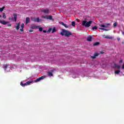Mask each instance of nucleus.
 Wrapping results in <instances>:
<instances>
[{"label":"nucleus","mask_w":124,"mask_h":124,"mask_svg":"<svg viewBox=\"0 0 124 124\" xmlns=\"http://www.w3.org/2000/svg\"><path fill=\"white\" fill-rule=\"evenodd\" d=\"M61 35L63 36L64 35L67 37H69L71 35H72V33L69 31L65 30L64 29H62V31L61 32Z\"/></svg>","instance_id":"f257e3e1"},{"label":"nucleus","mask_w":124,"mask_h":124,"mask_svg":"<svg viewBox=\"0 0 124 124\" xmlns=\"http://www.w3.org/2000/svg\"><path fill=\"white\" fill-rule=\"evenodd\" d=\"M92 23L93 21H92L87 22V20H82V25L86 27V28H89V27H91Z\"/></svg>","instance_id":"f03ea898"},{"label":"nucleus","mask_w":124,"mask_h":124,"mask_svg":"<svg viewBox=\"0 0 124 124\" xmlns=\"http://www.w3.org/2000/svg\"><path fill=\"white\" fill-rule=\"evenodd\" d=\"M13 16H14V17L13 16L10 17L9 18V20L10 21H14L15 20V21L16 22V21H17V14L14 13L13 14Z\"/></svg>","instance_id":"7ed1b4c3"},{"label":"nucleus","mask_w":124,"mask_h":124,"mask_svg":"<svg viewBox=\"0 0 124 124\" xmlns=\"http://www.w3.org/2000/svg\"><path fill=\"white\" fill-rule=\"evenodd\" d=\"M31 21L32 22H36L37 23H39V22H42V20L40 19L39 17H31Z\"/></svg>","instance_id":"20e7f679"},{"label":"nucleus","mask_w":124,"mask_h":124,"mask_svg":"<svg viewBox=\"0 0 124 124\" xmlns=\"http://www.w3.org/2000/svg\"><path fill=\"white\" fill-rule=\"evenodd\" d=\"M46 77V76H42L39 78H37L36 80H35L34 82H35V83H37L38 82H40V81H41V80H43V79L45 78Z\"/></svg>","instance_id":"39448f33"},{"label":"nucleus","mask_w":124,"mask_h":124,"mask_svg":"<svg viewBox=\"0 0 124 124\" xmlns=\"http://www.w3.org/2000/svg\"><path fill=\"white\" fill-rule=\"evenodd\" d=\"M49 9H45L44 10H41V12L43 13H45V14H49Z\"/></svg>","instance_id":"423d86ee"},{"label":"nucleus","mask_w":124,"mask_h":124,"mask_svg":"<svg viewBox=\"0 0 124 124\" xmlns=\"http://www.w3.org/2000/svg\"><path fill=\"white\" fill-rule=\"evenodd\" d=\"M20 26L21 22H18V23H16V29L17 30V31H18L19 29H20Z\"/></svg>","instance_id":"0eeeda50"},{"label":"nucleus","mask_w":124,"mask_h":124,"mask_svg":"<svg viewBox=\"0 0 124 124\" xmlns=\"http://www.w3.org/2000/svg\"><path fill=\"white\" fill-rule=\"evenodd\" d=\"M92 39H93V37L92 36L89 35L87 37V41L91 42Z\"/></svg>","instance_id":"6e6552de"},{"label":"nucleus","mask_w":124,"mask_h":124,"mask_svg":"<svg viewBox=\"0 0 124 124\" xmlns=\"http://www.w3.org/2000/svg\"><path fill=\"white\" fill-rule=\"evenodd\" d=\"M0 23L2 24V25H6L8 22L5 21L4 20H0Z\"/></svg>","instance_id":"1a4fd4ad"},{"label":"nucleus","mask_w":124,"mask_h":124,"mask_svg":"<svg viewBox=\"0 0 124 124\" xmlns=\"http://www.w3.org/2000/svg\"><path fill=\"white\" fill-rule=\"evenodd\" d=\"M98 55H99V54H98V53H95L94 54V56H91V58H92V59H95V58H96V57H98Z\"/></svg>","instance_id":"9d476101"},{"label":"nucleus","mask_w":124,"mask_h":124,"mask_svg":"<svg viewBox=\"0 0 124 124\" xmlns=\"http://www.w3.org/2000/svg\"><path fill=\"white\" fill-rule=\"evenodd\" d=\"M47 20H52V21H54V19H53V16H49L46 17Z\"/></svg>","instance_id":"9b49d317"},{"label":"nucleus","mask_w":124,"mask_h":124,"mask_svg":"<svg viewBox=\"0 0 124 124\" xmlns=\"http://www.w3.org/2000/svg\"><path fill=\"white\" fill-rule=\"evenodd\" d=\"M30 21H31V19L30 18V17H26V24H28V23H30Z\"/></svg>","instance_id":"f8f14e48"},{"label":"nucleus","mask_w":124,"mask_h":124,"mask_svg":"<svg viewBox=\"0 0 124 124\" xmlns=\"http://www.w3.org/2000/svg\"><path fill=\"white\" fill-rule=\"evenodd\" d=\"M31 29H32V30H36L37 29H38V26H32L31 27Z\"/></svg>","instance_id":"ddd939ff"},{"label":"nucleus","mask_w":124,"mask_h":124,"mask_svg":"<svg viewBox=\"0 0 124 124\" xmlns=\"http://www.w3.org/2000/svg\"><path fill=\"white\" fill-rule=\"evenodd\" d=\"M114 66L115 67H117V68H118V69H120V68H121V65H119V64L116 63L114 64Z\"/></svg>","instance_id":"4468645a"},{"label":"nucleus","mask_w":124,"mask_h":124,"mask_svg":"<svg viewBox=\"0 0 124 124\" xmlns=\"http://www.w3.org/2000/svg\"><path fill=\"white\" fill-rule=\"evenodd\" d=\"M47 75L50 77H52L53 76V73L51 72H48Z\"/></svg>","instance_id":"2eb2a0df"},{"label":"nucleus","mask_w":124,"mask_h":124,"mask_svg":"<svg viewBox=\"0 0 124 124\" xmlns=\"http://www.w3.org/2000/svg\"><path fill=\"white\" fill-rule=\"evenodd\" d=\"M33 82V80H29L26 82L27 85H31Z\"/></svg>","instance_id":"dca6fc26"},{"label":"nucleus","mask_w":124,"mask_h":124,"mask_svg":"<svg viewBox=\"0 0 124 124\" xmlns=\"http://www.w3.org/2000/svg\"><path fill=\"white\" fill-rule=\"evenodd\" d=\"M20 85L22 86V87H25V86H28L27 84V83L23 84L22 82H20Z\"/></svg>","instance_id":"f3484780"},{"label":"nucleus","mask_w":124,"mask_h":124,"mask_svg":"<svg viewBox=\"0 0 124 124\" xmlns=\"http://www.w3.org/2000/svg\"><path fill=\"white\" fill-rule=\"evenodd\" d=\"M99 30H101L102 31H109L108 29H105L104 28H99Z\"/></svg>","instance_id":"a211bd4d"},{"label":"nucleus","mask_w":124,"mask_h":124,"mask_svg":"<svg viewBox=\"0 0 124 124\" xmlns=\"http://www.w3.org/2000/svg\"><path fill=\"white\" fill-rule=\"evenodd\" d=\"M96 31L97 30V26H94L92 28V31Z\"/></svg>","instance_id":"6ab92c4d"},{"label":"nucleus","mask_w":124,"mask_h":124,"mask_svg":"<svg viewBox=\"0 0 124 124\" xmlns=\"http://www.w3.org/2000/svg\"><path fill=\"white\" fill-rule=\"evenodd\" d=\"M7 66H8V65L5 64L3 66V68H4V69H5V70L6 69V68H7Z\"/></svg>","instance_id":"aec40b11"},{"label":"nucleus","mask_w":124,"mask_h":124,"mask_svg":"<svg viewBox=\"0 0 124 124\" xmlns=\"http://www.w3.org/2000/svg\"><path fill=\"white\" fill-rule=\"evenodd\" d=\"M98 45H99V42H98L94 43L93 44L94 46H97Z\"/></svg>","instance_id":"412c9836"},{"label":"nucleus","mask_w":124,"mask_h":124,"mask_svg":"<svg viewBox=\"0 0 124 124\" xmlns=\"http://www.w3.org/2000/svg\"><path fill=\"white\" fill-rule=\"evenodd\" d=\"M4 8H5V6H3L2 8H0V12H2V11H3V9H4Z\"/></svg>","instance_id":"4be33fe9"},{"label":"nucleus","mask_w":124,"mask_h":124,"mask_svg":"<svg viewBox=\"0 0 124 124\" xmlns=\"http://www.w3.org/2000/svg\"><path fill=\"white\" fill-rule=\"evenodd\" d=\"M117 26H118V22H115L113 23V27L114 28H116V27H117Z\"/></svg>","instance_id":"5701e85b"},{"label":"nucleus","mask_w":124,"mask_h":124,"mask_svg":"<svg viewBox=\"0 0 124 124\" xmlns=\"http://www.w3.org/2000/svg\"><path fill=\"white\" fill-rule=\"evenodd\" d=\"M121 72V71H120V70L115 71V74H119V73H120Z\"/></svg>","instance_id":"b1692460"},{"label":"nucleus","mask_w":124,"mask_h":124,"mask_svg":"<svg viewBox=\"0 0 124 124\" xmlns=\"http://www.w3.org/2000/svg\"><path fill=\"white\" fill-rule=\"evenodd\" d=\"M39 31H43V28H42V27H38Z\"/></svg>","instance_id":"393cba45"},{"label":"nucleus","mask_w":124,"mask_h":124,"mask_svg":"<svg viewBox=\"0 0 124 124\" xmlns=\"http://www.w3.org/2000/svg\"><path fill=\"white\" fill-rule=\"evenodd\" d=\"M72 26L73 27H75V21L72 22Z\"/></svg>","instance_id":"a878e982"},{"label":"nucleus","mask_w":124,"mask_h":124,"mask_svg":"<svg viewBox=\"0 0 124 124\" xmlns=\"http://www.w3.org/2000/svg\"><path fill=\"white\" fill-rule=\"evenodd\" d=\"M3 19H5V18H6V15H5V13L3 14Z\"/></svg>","instance_id":"bb28decb"},{"label":"nucleus","mask_w":124,"mask_h":124,"mask_svg":"<svg viewBox=\"0 0 124 124\" xmlns=\"http://www.w3.org/2000/svg\"><path fill=\"white\" fill-rule=\"evenodd\" d=\"M100 27H102V28H107V26L104 25V24H101Z\"/></svg>","instance_id":"cd10ccee"},{"label":"nucleus","mask_w":124,"mask_h":124,"mask_svg":"<svg viewBox=\"0 0 124 124\" xmlns=\"http://www.w3.org/2000/svg\"><path fill=\"white\" fill-rule=\"evenodd\" d=\"M24 27H25V24L24 23H22L21 25V29H24Z\"/></svg>","instance_id":"c85d7f7f"},{"label":"nucleus","mask_w":124,"mask_h":124,"mask_svg":"<svg viewBox=\"0 0 124 124\" xmlns=\"http://www.w3.org/2000/svg\"><path fill=\"white\" fill-rule=\"evenodd\" d=\"M55 31H56V29L55 28H53L52 29V31H51V32H52V33H53V32H55Z\"/></svg>","instance_id":"c756f323"},{"label":"nucleus","mask_w":124,"mask_h":124,"mask_svg":"<svg viewBox=\"0 0 124 124\" xmlns=\"http://www.w3.org/2000/svg\"><path fill=\"white\" fill-rule=\"evenodd\" d=\"M105 38H108V39H110L111 38V37H109V36H105Z\"/></svg>","instance_id":"7c9ffc66"},{"label":"nucleus","mask_w":124,"mask_h":124,"mask_svg":"<svg viewBox=\"0 0 124 124\" xmlns=\"http://www.w3.org/2000/svg\"><path fill=\"white\" fill-rule=\"evenodd\" d=\"M51 31H52V29L51 28H49L47 32H51Z\"/></svg>","instance_id":"2f4dec72"},{"label":"nucleus","mask_w":124,"mask_h":124,"mask_svg":"<svg viewBox=\"0 0 124 124\" xmlns=\"http://www.w3.org/2000/svg\"><path fill=\"white\" fill-rule=\"evenodd\" d=\"M63 26L65 27V28H66V29H67V28H68V26H67V25L64 24V25H63Z\"/></svg>","instance_id":"473e14b6"},{"label":"nucleus","mask_w":124,"mask_h":124,"mask_svg":"<svg viewBox=\"0 0 124 124\" xmlns=\"http://www.w3.org/2000/svg\"><path fill=\"white\" fill-rule=\"evenodd\" d=\"M60 25H62V26H63L64 25V23L62 22H60Z\"/></svg>","instance_id":"72a5a7b5"},{"label":"nucleus","mask_w":124,"mask_h":124,"mask_svg":"<svg viewBox=\"0 0 124 124\" xmlns=\"http://www.w3.org/2000/svg\"><path fill=\"white\" fill-rule=\"evenodd\" d=\"M47 16H42V17L44 18V19H47Z\"/></svg>","instance_id":"f704fd0d"},{"label":"nucleus","mask_w":124,"mask_h":124,"mask_svg":"<svg viewBox=\"0 0 124 124\" xmlns=\"http://www.w3.org/2000/svg\"><path fill=\"white\" fill-rule=\"evenodd\" d=\"M19 31H24V29H23V28H21V29H19Z\"/></svg>","instance_id":"c9c22d12"},{"label":"nucleus","mask_w":124,"mask_h":124,"mask_svg":"<svg viewBox=\"0 0 124 124\" xmlns=\"http://www.w3.org/2000/svg\"><path fill=\"white\" fill-rule=\"evenodd\" d=\"M33 31L32 30H29V32H32Z\"/></svg>","instance_id":"e433bc0d"},{"label":"nucleus","mask_w":124,"mask_h":124,"mask_svg":"<svg viewBox=\"0 0 124 124\" xmlns=\"http://www.w3.org/2000/svg\"><path fill=\"white\" fill-rule=\"evenodd\" d=\"M106 26H110V24L109 23H106Z\"/></svg>","instance_id":"4c0bfd02"},{"label":"nucleus","mask_w":124,"mask_h":124,"mask_svg":"<svg viewBox=\"0 0 124 124\" xmlns=\"http://www.w3.org/2000/svg\"><path fill=\"white\" fill-rule=\"evenodd\" d=\"M122 62H123V60H120V61H119V63H122Z\"/></svg>","instance_id":"58836bf2"},{"label":"nucleus","mask_w":124,"mask_h":124,"mask_svg":"<svg viewBox=\"0 0 124 124\" xmlns=\"http://www.w3.org/2000/svg\"><path fill=\"white\" fill-rule=\"evenodd\" d=\"M43 32L46 33V32H47V31H46V30H43Z\"/></svg>","instance_id":"ea45409f"},{"label":"nucleus","mask_w":124,"mask_h":124,"mask_svg":"<svg viewBox=\"0 0 124 124\" xmlns=\"http://www.w3.org/2000/svg\"><path fill=\"white\" fill-rule=\"evenodd\" d=\"M8 27H11V25L10 24H8Z\"/></svg>","instance_id":"a19ab883"},{"label":"nucleus","mask_w":124,"mask_h":124,"mask_svg":"<svg viewBox=\"0 0 124 124\" xmlns=\"http://www.w3.org/2000/svg\"><path fill=\"white\" fill-rule=\"evenodd\" d=\"M122 69H124V64H123V65L122 66Z\"/></svg>","instance_id":"79ce46f5"},{"label":"nucleus","mask_w":124,"mask_h":124,"mask_svg":"<svg viewBox=\"0 0 124 124\" xmlns=\"http://www.w3.org/2000/svg\"><path fill=\"white\" fill-rule=\"evenodd\" d=\"M117 40H118V41H120V38H118Z\"/></svg>","instance_id":"37998d69"},{"label":"nucleus","mask_w":124,"mask_h":124,"mask_svg":"<svg viewBox=\"0 0 124 124\" xmlns=\"http://www.w3.org/2000/svg\"><path fill=\"white\" fill-rule=\"evenodd\" d=\"M101 54H104V52H103V51L101 52Z\"/></svg>","instance_id":"c03bdc74"},{"label":"nucleus","mask_w":124,"mask_h":124,"mask_svg":"<svg viewBox=\"0 0 124 124\" xmlns=\"http://www.w3.org/2000/svg\"><path fill=\"white\" fill-rule=\"evenodd\" d=\"M122 34L124 35V32H122Z\"/></svg>","instance_id":"a18cd8bd"},{"label":"nucleus","mask_w":124,"mask_h":124,"mask_svg":"<svg viewBox=\"0 0 124 124\" xmlns=\"http://www.w3.org/2000/svg\"><path fill=\"white\" fill-rule=\"evenodd\" d=\"M0 18H1V16L0 15Z\"/></svg>","instance_id":"49530a36"}]
</instances>
